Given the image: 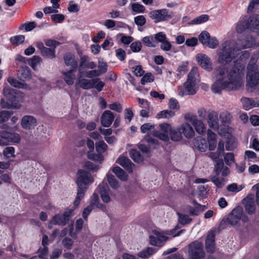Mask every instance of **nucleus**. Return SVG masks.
<instances>
[{
    "label": "nucleus",
    "instance_id": "nucleus-8",
    "mask_svg": "<svg viewBox=\"0 0 259 259\" xmlns=\"http://www.w3.org/2000/svg\"><path fill=\"white\" fill-rule=\"evenodd\" d=\"M241 85V82H237L236 80L227 81L217 79L211 85V90L215 94H219L223 90L227 91L235 90Z\"/></svg>",
    "mask_w": 259,
    "mask_h": 259
},
{
    "label": "nucleus",
    "instance_id": "nucleus-47",
    "mask_svg": "<svg viewBox=\"0 0 259 259\" xmlns=\"http://www.w3.org/2000/svg\"><path fill=\"white\" fill-rule=\"evenodd\" d=\"M155 249L152 247H148L139 252L138 256L141 258H147L154 252Z\"/></svg>",
    "mask_w": 259,
    "mask_h": 259
},
{
    "label": "nucleus",
    "instance_id": "nucleus-7",
    "mask_svg": "<svg viewBox=\"0 0 259 259\" xmlns=\"http://www.w3.org/2000/svg\"><path fill=\"white\" fill-rule=\"evenodd\" d=\"M77 176V184L78 190L77 194H84L88 185L93 183L94 179L90 172L83 169L78 170Z\"/></svg>",
    "mask_w": 259,
    "mask_h": 259
},
{
    "label": "nucleus",
    "instance_id": "nucleus-1",
    "mask_svg": "<svg viewBox=\"0 0 259 259\" xmlns=\"http://www.w3.org/2000/svg\"><path fill=\"white\" fill-rule=\"evenodd\" d=\"M244 66L240 63L235 62L232 69L228 72V69L225 66L218 67L215 70V76L217 79L225 80L227 82L236 80L237 82H240L239 74L244 69Z\"/></svg>",
    "mask_w": 259,
    "mask_h": 259
},
{
    "label": "nucleus",
    "instance_id": "nucleus-50",
    "mask_svg": "<svg viewBox=\"0 0 259 259\" xmlns=\"http://www.w3.org/2000/svg\"><path fill=\"white\" fill-rule=\"evenodd\" d=\"M177 214L179 217V223L182 225L189 224L192 221V219L189 218L188 215L183 214L178 212Z\"/></svg>",
    "mask_w": 259,
    "mask_h": 259
},
{
    "label": "nucleus",
    "instance_id": "nucleus-13",
    "mask_svg": "<svg viewBox=\"0 0 259 259\" xmlns=\"http://www.w3.org/2000/svg\"><path fill=\"white\" fill-rule=\"evenodd\" d=\"M153 233L155 236H150L149 237L150 243L152 245L159 247L163 246L164 242L168 239L166 235L169 234L168 233L159 232L156 230L153 231Z\"/></svg>",
    "mask_w": 259,
    "mask_h": 259
},
{
    "label": "nucleus",
    "instance_id": "nucleus-6",
    "mask_svg": "<svg viewBox=\"0 0 259 259\" xmlns=\"http://www.w3.org/2000/svg\"><path fill=\"white\" fill-rule=\"evenodd\" d=\"M240 221L244 223H246L248 222L249 218L244 213L243 208L240 206H237L229 214L227 218V222L232 226H239Z\"/></svg>",
    "mask_w": 259,
    "mask_h": 259
},
{
    "label": "nucleus",
    "instance_id": "nucleus-24",
    "mask_svg": "<svg viewBox=\"0 0 259 259\" xmlns=\"http://www.w3.org/2000/svg\"><path fill=\"white\" fill-rule=\"evenodd\" d=\"M98 80V78L88 79L79 78L76 83V85L79 84V87L83 90H89L94 88L93 83Z\"/></svg>",
    "mask_w": 259,
    "mask_h": 259
},
{
    "label": "nucleus",
    "instance_id": "nucleus-52",
    "mask_svg": "<svg viewBox=\"0 0 259 259\" xmlns=\"http://www.w3.org/2000/svg\"><path fill=\"white\" fill-rule=\"evenodd\" d=\"M132 10L136 13H144L145 11V8L142 5L139 3H133L131 4Z\"/></svg>",
    "mask_w": 259,
    "mask_h": 259
},
{
    "label": "nucleus",
    "instance_id": "nucleus-14",
    "mask_svg": "<svg viewBox=\"0 0 259 259\" xmlns=\"http://www.w3.org/2000/svg\"><path fill=\"white\" fill-rule=\"evenodd\" d=\"M96 67L97 64L95 62L90 61V58L88 56L84 55L80 58L78 66L79 74L82 73L86 69H93Z\"/></svg>",
    "mask_w": 259,
    "mask_h": 259
},
{
    "label": "nucleus",
    "instance_id": "nucleus-39",
    "mask_svg": "<svg viewBox=\"0 0 259 259\" xmlns=\"http://www.w3.org/2000/svg\"><path fill=\"white\" fill-rule=\"evenodd\" d=\"M41 61V58L38 56H33L28 60L29 65L35 70H36L37 66L40 65Z\"/></svg>",
    "mask_w": 259,
    "mask_h": 259
},
{
    "label": "nucleus",
    "instance_id": "nucleus-28",
    "mask_svg": "<svg viewBox=\"0 0 259 259\" xmlns=\"http://www.w3.org/2000/svg\"><path fill=\"white\" fill-rule=\"evenodd\" d=\"M207 121L211 128L214 130L219 128L218 117L215 112H211L208 114Z\"/></svg>",
    "mask_w": 259,
    "mask_h": 259
},
{
    "label": "nucleus",
    "instance_id": "nucleus-32",
    "mask_svg": "<svg viewBox=\"0 0 259 259\" xmlns=\"http://www.w3.org/2000/svg\"><path fill=\"white\" fill-rule=\"evenodd\" d=\"M181 127L179 128H172L169 129V137L171 140L174 141H179L182 139V133L181 131Z\"/></svg>",
    "mask_w": 259,
    "mask_h": 259
},
{
    "label": "nucleus",
    "instance_id": "nucleus-51",
    "mask_svg": "<svg viewBox=\"0 0 259 259\" xmlns=\"http://www.w3.org/2000/svg\"><path fill=\"white\" fill-rule=\"evenodd\" d=\"M107 181L110 186L112 188L114 189H117L119 187L118 182L113 175L111 174H108Z\"/></svg>",
    "mask_w": 259,
    "mask_h": 259
},
{
    "label": "nucleus",
    "instance_id": "nucleus-12",
    "mask_svg": "<svg viewBox=\"0 0 259 259\" xmlns=\"http://www.w3.org/2000/svg\"><path fill=\"white\" fill-rule=\"evenodd\" d=\"M256 66L249 64L247 67V85L254 88L259 84V73L256 71Z\"/></svg>",
    "mask_w": 259,
    "mask_h": 259
},
{
    "label": "nucleus",
    "instance_id": "nucleus-3",
    "mask_svg": "<svg viewBox=\"0 0 259 259\" xmlns=\"http://www.w3.org/2000/svg\"><path fill=\"white\" fill-rule=\"evenodd\" d=\"M236 52L234 44L233 42L230 41L224 42L218 50V62L223 65L230 63L236 57Z\"/></svg>",
    "mask_w": 259,
    "mask_h": 259
},
{
    "label": "nucleus",
    "instance_id": "nucleus-2",
    "mask_svg": "<svg viewBox=\"0 0 259 259\" xmlns=\"http://www.w3.org/2000/svg\"><path fill=\"white\" fill-rule=\"evenodd\" d=\"M4 95L8 101L2 99L1 104L3 108L18 109L20 107V102L23 97L22 94L16 89L5 88L3 90Z\"/></svg>",
    "mask_w": 259,
    "mask_h": 259
},
{
    "label": "nucleus",
    "instance_id": "nucleus-49",
    "mask_svg": "<svg viewBox=\"0 0 259 259\" xmlns=\"http://www.w3.org/2000/svg\"><path fill=\"white\" fill-rule=\"evenodd\" d=\"M210 35L206 31H203L199 35L198 38L199 41L203 45L205 46Z\"/></svg>",
    "mask_w": 259,
    "mask_h": 259
},
{
    "label": "nucleus",
    "instance_id": "nucleus-45",
    "mask_svg": "<svg viewBox=\"0 0 259 259\" xmlns=\"http://www.w3.org/2000/svg\"><path fill=\"white\" fill-rule=\"evenodd\" d=\"M79 74L80 76H84L89 78H92L93 77L97 78V77L100 76L97 70L94 69L90 71H84L82 73H80Z\"/></svg>",
    "mask_w": 259,
    "mask_h": 259
},
{
    "label": "nucleus",
    "instance_id": "nucleus-34",
    "mask_svg": "<svg viewBox=\"0 0 259 259\" xmlns=\"http://www.w3.org/2000/svg\"><path fill=\"white\" fill-rule=\"evenodd\" d=\"M130 157L137 163L143 162L144 158L140 152L136 149H132L130 151Z\"/></svg>",
    "mask_w": 259,
    "mask_h": 259
},
{
    "label": "nucleus",
    "instance_id": "nucleus-22",
    "mask_svg": "<svg viewBox=\"0 0 259 259\" xmlns=\"http://www.w3.org/2000/svg\"><path fill=\"white\" fill-rule=\"evenodd\" d=\"M246 211L248 214L254 213L256 209L255 204L253 198L247 196L242 200Z\"/></svg>",
    "mask_w": 259,
    "mask_h": 259
},
{
    "label": "nucleus",
    "instance_id": "nucleus-15",
    "mask_svg": "<svg viewBox=\"0 0 259 259\" xmlns=\"http://www.w3.org/2000/svg\"><path fill=\"white\" fill-rule=\"evenodd\" d=\"M198 64L204 69L210 71L212 69L210 58L204 54H198L196 57Z\"/></svg>",
    "mask_w": 259,
    "mask_h": 259
},
{
    "label": "nucleus",
    "instance_id": "nucleus-37",
    "mask_svg": "<svg viewBox=\"0 0 259 259\" xmlns=\"http://www.w3.org/2000/svg\"><path fill=\"white\" fill-rule=\"evenodd\" d=\"M113 172L121 181H125L127 179V176L122 169L119 166H115L112 169Z\"/></svg>",
    "mask_w": 259,
    "mask_h": 259
},
{
    "label": "nucleus",
    "instance_id": "nucleus-36",
    "mask_svg": "<svg viewBox=\"0 0 259 259\" xmlns=\"http://www.w3.org/2000/svg\"><path fill=\"white\" fill-rule=\"evenodd\" d=\"M208 15L206 14H203L194 18L192 21L189 22L188 24L189 25L200 24L206 22L208 20Z\"/></svg>",
    "mask_w": 259,
    "mask_h": 259
},
{
    "label": "nucleus",
    "instance_id": "nucleus-44",
    "mask_svg": "<svg viewBox=\"0 0 259 259\" xmlns=\"http://www.w3.org/2000/svg\"><path fill=\"white\" fill-rule=\"evenodd\" d=\"M90 205H92V206L94 209L96 208L101 209L103 207V205L99 202V197L98 195H93L91 197Z\"/></svg>",
    "mask_w": 259,
    "mask_h": 259
},
{
    "label": "nucleus",
    "instance_id": "nucleus-41",
    "mask_svg": "<svg viewBox=\"0 0 259 259\" xmlns=\"http://www.w3.org/2000/svg\"><path fill=\"white\" fill-rule=\"evenodd\" d=\"M175 115V113L171 110H164L157 113V118H169Z\"/></svg>",
    "mask_w": 259,
    "mask_h": 259
},
{
    "label": "nucleus",
    "instance_id": "nucleus-27",
    "mask_svg": "<svg viewBox=\"0 0 259 259\" xmlns=\"http://www.w3.org/2000/svg\"><path fill=\"white\" fill-rule=\"evenodd\" d=\"M117 162L126 169L129 173L133 172V167L134 164L130 159L126 157L120 156L117 160Z\"/></svg>",
    "mask_w": 259,
    "mask_h": 259
},
{
    "label": "nucleus",
    "instance_id": "nucleus-54",
    "mask_svg": "<svg viewBox=\"0 0 259 259\" xmlns=\"http://www.w3.org/2000/svg\"><path fill=\"white\" fill-rule=\"evenodd\" d=\"M224 161L227 165L231 166L233 163H235L234 154L231 152L225 154L224 155Z\"/></svg>",
    "mask_w": 259,
    "mask_h": 259
},
{
    "label": "nucleus",
    "instance_id": "nucleus-61",
    "mask_svg": "<svg viewBox=\"0 0 259 259\" xmlns=\"http://www.w3.org/2000/svg\"><path fill=\"white\" fill-rule=\"evenodd\" d=\"M218 45L219 41L215 37H210L205 46L210 48L214 49Z\"/></svg>",
    "mask_w": 259,
    "mask_h": 259
},
{
    "label": "nucleus",
    "instance_id": "nucleus-48",
    "mask_svg": "<svg viewBox=\"0 0 259 259\" xmlns=\"http://www.w3.org/2000/svg\"><path fill=\"white\" fill-rule=\"evenodd\" d=\"M98 67V70H97V71L100 75L105 73L107 71L108 65L107 63L103 61V60H99Z\"/></svg>",
    "mask_w": 259,
    "mask_h": 259
},
{
    "label": "nucleus",
    "instance_id": "nucleus-46",
    "mask_svg": "<svg viewBox=\"0 0 259 259\" xmlns=\"http://www.w3.org/2000/svg\"><path fill=\"white\" fill-rule=\"evenodd\" d=\"M107 145L103 141H100L96 143V151L101 155L107 150Z\"/></svg>",
    "mask_w": 259,
    "mask_h": 259
},
{
    "label": "nucleus",
    "instance_id": "nucleus-63",
    "mask_svg": "<svg viewBox=\"0 0 259 259\" xmlns=\"http://www.w3.org/2000/svg\"><path fill=\"white\" fill-rule=\"evenodd\" d=\"M14 153L15 149L13 147H7L5 148L3 151L4 155L8 158L15 157Z\"/></svg>",
    "mask_w": 259,
    "mask_h": 259
},
{
    "label": "nucleus",
    "instance_id": "nucleus-56",
    "mask_svg": "<svg viewBox=\"0 0 259 259\" xmlns=\"http://www.w3.org/2000/svg\"><path fill=\"white\" fill-rule=\"evenodd\" d=\"M154 80V75L151 73H147L145 74L141 78V83L144 85L146 83L153 82Z\"/></svg>",
    "mask_w": 259,
    "mask_h": 259
},
{
    "label": "nucleus",
    "instance_id": "nucleus-60",
    "mask_svg": "<svg viewBox=\"0 0 259 259\" xmlns=\"http://www.w3.org/2000/svg\"><path fill=\"white\" fill-rule=\"evenodd\" d=\"M135 24L139 26H144L146 22V19L143 15H139L134 18Z\"/></svg>",
    "mask_w": 259,
    "mask_h": 259
},
{
    "label": "nucleus",
    "instance_id": "nucleus-38",
    "mask_svg": "<svg viewBox=\"0 0 259 259\" xmlns=\"http://www.w3.org/2000/svg\"><path fill=\"white\" fill-rule=\"evenodd\" d=\"M235 138L232 135H229L227 137L226 142V148L227 150H233L236 148Z\"/></svg>",
    "mask_w": 259,
    "mask_h": 259
},
{
    "label": "nucleus",
    "instance_id": "nucleus-19",
    "mask_svg": "<svg viewBox=\"0 0 259 259\" xmlns=\"http://www.w3.org/2000/svg\"><path fill=\"white\" fill-rule=\"evenodd\" d=\"M240 101L242 103L243 109L246 110H249L253 107H259V98L252 99L247 97H242Z\"/></svg>",
    "mask_w": 259,
    "mask_h": 259
},
{
    "label": "nucleus",
    "instance_id": "nucleus-40",
    "mask_svg": "<svg viewBox=\"0 0 259 259\" xmlns=\"http://www.w3.org/2000/svg\"><path fill=\"white\" fill-rule=\"evenodd\" d=\"M41 54L44 57L50 59H53L56 57L55 48L46 47L42 50Z\"/></svg>",
    "mask_w": 259,
    "mask_h": 259
},
{
    "label": "nucleus",
    "instance_id": "nucleus-26",
    "mask_svg": "<svg viewBox=\"0 0 259 259\" xmlns=\"http://www.w3.org/2000/svg\"><path fill=\"white\" fill-rule=\"evenodd\" d=\"M214 233L213 232H209L205 241V248L208 252L213 253L214 251Z\"/></svg>",
    "mask_w": 259,
    "mask_h": 259
},
{
    "label": "nucleus",
    "instance_id": "nucleus-35",
    "mask_svg": "<svg viewBox=\"0 0 259 259\" xmlns=\"http://www.w3.org/2000/svg\"><path fill=\"white\" fill-rule=\"evenodd\" d=\"M8 81L13 87L19 89H24L27 85L24 83V81H19L16 78L10 77L8 78Z\"/></svg>",
    "mask_w": 259,
    "mask_h": 259
},
{
    "label": "nucleus",
    "instance_id": "nucleus-18",
    "mask_svg": "<svg viewBox=\"0 0 259 259\" xmlns=\"http://www.w3.org/2000/svg\"><path fill=\"white\" fill-rule=\"evenodd\" d=\"M237 44L241 46L238 51L241 49L250 48L255 46V39L252 36L247 35L244 38L239 39Z\"/></svg>",
    "mask_w": 259,
    "mask_h": 259
},
{
    "label": "nucleus",
    "instance_id": "nucleus-43",
    "mask_svg": "<svg viewBox=\"0 0 259 259\" xmlns=\"http://www.w3.org/2000/svg\"><path fill=\"white\" fill-rule=\"evenodd\" d=\"M25 40L23 35H15L10 38V42L14 46H18L22 44Z\"/></svg>",
    "mask_w": 259,
    "mask_h": 259
},
{
    "label": "nucleus",
    "instance_id": "nucleus-23",
    "mask_svg": "<svg viewBox=\"0 0 259 259\" xmlns=\"http://www.w3.org/2000/svg\"><path fill=\"white\" fill-rule=\"evenodd\" d=\"M214 171L218 176H219L222 172V175L223 177L227 176L230 172L229 168L227 166H224L223 160H217V163L214 165Z\"/></svg>",
    "mask_w": 259,
    "mask_h": 259
},
{
    "label": "nucleus",
    "instance_id": "nucleus-53",
    "mask_svg": "<svg viewBox=\"0 0 259 259\" xmlns=\"http://www.w3.org/2000/svg\"><path fill=\"white\" fill-rule=\"evenodd\" d=\"M243 188L244 187L242 185L238 186L236 183H232L227 186V189L229 192L238 193L242 190Z\"/></svg>",
    "mask_w": 259,
    "mask_h": 259
},
{
    "label": "nucleus",
    "instance_id": "nucleus-21",
    "mask_svg": "<svg viewBox=\"0 0 259 259\" xmlns=\"http://www.w3.org/2000/svg\"><path fill=\"white\" fill-rule=\"evenodd\" d=\"M193 125L195 127L196 131L199 134L203 135L205 133L206 127L200 120H198L196 116L191 115L189 118Z\"/></svg>",
    "mask_w": 259,
    "mask_h": 259
},
{
    "label": "nucleus",
    "instance_id": "nucleus-59",
    "mask_svg": "<svg viewBox=\"0 0 259 259\" xmlns=\"http://www.w3.org/2000/svg\"><path fill=\"white\" fill-rule=\"evenodd\" d=\"M142 47V43L140 41H132L130 46L131 50L135 53L139 52L141 50Z\"/></svg>",
    "mask_w": 259,
    "mask_h": 259
},
{
    "label": "nucleus",
    "instance_id": "nucleus-57",
    "mask_svg": "<svg viewBox=\"0 0 259 259\" xmlns=\"http://www.w3.org/2000/svg\"><path fill=\"white\" fill-rule=\"evenodd\" d=\"M12 113L9 111L0 112V123L7 121L11 116Z\"/></svg>",
    "mask_w": 259,
    "mask_h": 259
},
{
    "label": "nucleus",
    "instance_id": "nucleus-64",
    "mask_svg": "<svg viewBox=\"0 0 259 259\" xmlns=\"http://www.w3.org/2000/svg\"><path fill=\"white\" fill-rule=\"evenodd\" d=\"M168 107L170 109L178 110L180 109V105L178 101L174 98H171L169 100Z\"/></svg>",
    "mask_w": 259,
    "mask_h": 259
},
{
    "label": "nucleus",
    "instance_id": "nucleus-16",
    "mask_svg": "<svg viewBox=\"0 0 259 259\" xmlns=\"http://www.w3.org/2000/svg\"><path fill=\"white\" fill-rule=\"evenodd\" d=\"M192 203L195 207H192L189 205L184 206V211L189 212L192 216H195L198 215L200 211H203L205 208V206L198 204L195 200H193Z\"/></svg>",
    "mask_w": 259,
    "mask_h": 259
},
{
    "label": "nucleus",
    "instance_id": "nucleus-62",
    "mask_svg": "<svg viewBox=\"0 0 259 259\" xmlns=\"http://www.w3.org/2000/svg\"><path fill=\"white\" fill-rule=\"evenodd\" d=\"M88 158L92 160L99 161L102 160V155L98 153L96 154L94 153H93L92 152H88L87 154Z\"/></svg>",
    "mask_w": 259,
    "mask_h": 259
},
{
    "label": "nucleus",
    "instance_id": "nucleus-5",
    "mask_svg": "<svg viewBox=\"0 0 259 259\" xmlns=\"http://www.w3.org/2000/svg\"><path fill=\"white\" fill-rule=\"evenodd\" d=\"M246 29L253 31H255L256 33L259 35L258 15L250 16L246 19H242L236 26V31L239 33L243 32Z\"/></svg>",
    "mask_w": 259,
    "mask_h": 259
},
{
    "label": "nucleus",
    "instance_id": "nucleus-17",
    "mask_svg": "<svg viewBox=\"0 0 259 259\" xmlns=\"http://www.w3.org/2000/svg\"><path fill=\"white\" fill-rule=\"evenodd\" d=\"M37 124L36 118L31 115H24L21 121L22 127L25 130L34 128Z\"/></svg>",
    "mask_w": 259,
    "mask_h": 259
},
{
    "label": "nucleus",
    "instance_id": "nucleus-20",
    "mask_svg": "<svg viewBox=\"0 0 259 259\" xmlns=\"http://www.w3.org/2000/svg\"><path fill=\"white\" fill-rule=\"evenodd\" d=\"M114 114L110 110H105L101 117V123L102 126L109 127L114 119Z\"/></svg>",
    "mask_w": 259,
    "mask_h": 259
},
{
    "label": "nucleus",
    "instance_id": "nucleus-4",
    "mask_svg": "<svg viewBox=\"0 0 259 259\" xmlns=\"http://www.w3.org/2000/svg\"><path fill=\"white\" fill-rule=\"evenodd\" d=\"M199 74L197 67H193L188 75V78L184 83V91L181 90L179 94L184 95H193L196 94L197 87V85L199 82Z\"/></svg>",
    "mask_w": 259,
    "mask_h": 259
},
{
    "label": "nucleus",
    "instance_id": "nucleus-58",
    "mask_svg": "<svg viewBox=\"0 0 259 259\" xmlns=\"http://www.w3.org/2000/svg\"><path fill=\"white\" fill-rule=\"evenodd\" d=\"M154 136L155 137L165 142H167L169 140L168 132L156 131L154 133Z\"/></svg>",
    "mask_w": 259,
    "mask_h": 259
},
{
    "label": "nucleus",
    "instance_id": "nucleus-29",
    "mask_svg": "<svg viewBox=\"0 0 259 259\" xmlns=\"http://www.w3.org/2000/svg\"><path fill=\"white\" fill-rule=\"evenodd\" d=\"M181 127V133L184 134L187 138H191L194 135V131L192 127L187 123H183Z\"/></svg>",
    "mask_w": 259,
    "mask_h": 259
},
{
    "label": "nucleus",
    "instance_id": "nucleus-25",
    "mask_svg": "<svg viewBox=\"0 0 259 259\" xmlns=\"http://www.w3.org/2000/svg\"><path fill=\"white\" fill-rule=\"evenodd\" d=\"M194 146L200 152H205L208 148L206 140L201 136H198L194 139Z\"/></svg>",
    "mask_w": 259,
    "mask_h": 259
},
{
    "label": "nucleus",
    "instance_id": "nucleus-30",
    "mask_svg": "<svg viewBox=\"0 0 259 259\" xmlns=\"http://www.w3.org/2000/svg\"><path fill=\"white\" fill-rule=\"evenodd\" d=\"M64 60L67 66H69L72 69H76L77 67V61L74 56L71 54H66L64 56Z\"/></svg>",
    "mask_w": 259,
    "mask_h": 259
},
{
    "label": "nucleus",
    "instance_id": "nucleus-42",
    "mask_svg": "<svg viewBox=\"0 0 259 259\" xmlns=\"http://www.w3.org/2000/svg\"><path fill=\"white\" fill-rule=\"evenodd\" d=\"M36 26V24L35 22H28L22 24L19 27L20 30L25 29L26 31H30L35 28Z\"/></svg>",
    "mask_w": 259,
    "mask_h": 259
},
{
    "label": "nucleus",
    "instance_id": "nucleus-31",
    "mask_svg": "<svg viewBox=\"0 0 259 259\" xmlns=\"http://www.w3.org/2000/svg\"><path fill=\"white\" fill-rule=\"evenodd\" d=\"M18 74L20 79L24 81V79H28L30 78L31 72L28 66H24L20 67Z\"/></svg>",
    "mask_w": 259,
    "mask_h": 259
},
{
    "label": "nucleus",
    "instance_id": "nucleus-55",
    "mask_svg": "<svg viewBox=\"0 0 259 259\" xmlns=\"http://www.w3.org/2000/svg\"><path fill=\"white\" fill-rule=\"evenodd\" d=\"M211 180L218 188H222L225 184L224 179L223 178L220 179L219 178V176L216 174L215 176L212 177Z\"/></svg>",
    "mask_w": 259,
    "mask_h": 259
},
{
    "label": "nucleus",
    "instance_id": "nucleus-33",
    "mask_svg": "<svg viewBox=\"0 0 259 259\" xmlns=\"http://www.w3.org/2000/svg\"><path fill=\"white\" fill-rule=\"evenodd\" d=\"M74 70L71 69L68 71L63 72L64 79L65 82L68 85L73 84L75 79V74Z\"/></svg>",
    "mask_w": 259,
    "mask_h": 259
},
{
    "label": "nucleus",
    "instance_id": "nucleus-11",
    "mask_svg": "<svg viewBox=\"0 0 259 259\" xmlns=\"http://www.w3.org/2000/svg\"><path fill=\"white\" fill-rule=\"evenodd\" d=\"M73 211V209H67L63 214H56L52 218L48 227L50 229L52 228V225H65L72 216Z\"/></svg>",
    "mask_w": 259,
    "mask_h": 259
},
{
    "label": "nucleus",
    "instance_id": "nucleus-10",
    "mask_svg": "<svg viewBox=\"0 0 259 259\" xmlns=\"http://www.w3.org/2000/svg\"><path fill=\"white\" fill-rule=\"evenodd\" d=\"M204 255L203 244L201 242L196 241L189 245L190 259H203Z\"/></svg>",
    "mask_w": 259,
    "mask_h": 259
},
{
    "label": "nucleus",
    "instance_id": "nucleus-9",
    "mask_svg": "<svg viewBox=\"0 0 259 259\" xmlns=\"http://www.w3.org/2000/svg\"><path fill=\"white\" fill-rule=\"evenodd\" d=\"M149 17L154 20V23L166 21L173 17V13L169 12L166 9L154 10L149 13Z\"/></svg>",
    "mask_w": 259,
    "mask_h": 259
}]
</instances>
